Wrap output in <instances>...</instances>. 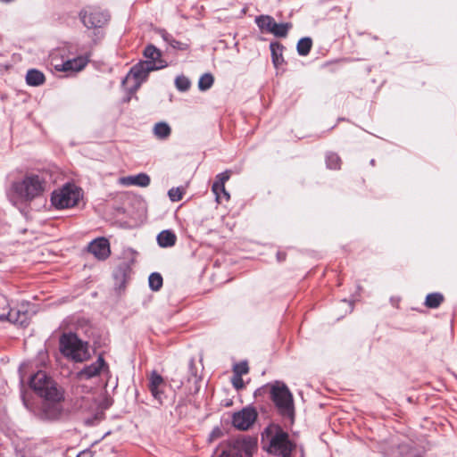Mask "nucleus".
<instances>
[{
  "instance_id": "obj_4",
  "label": "nucleus",
  "mask_w": 457,
  "mask_h": 457,
  "mask_svg": "<svg viewBox=\"0 0 457 457\" xmlns=\"http://www.w3.org/2000/svg\"><path fill=\"white\" fill-rule=\"evenodd\" d=\"M81 196V190L79 187L67 183L52 193L51 202L57 209L71 208L79 204Z\"/></svg>"
},
{
  "instance_id": "obj_9",
  "label": "nucleus",
  "mask_w": 457,
  "mask_h": 457,
  "mask_svg": "<svg viewBox=\"0 0 457 457\" xmlns=\"http://www.w3.org/2000/svg\"><path fill=\"white\" fill-rule=\"evenodd\" d=\"M258 413L253 407H245L240 411L234 413L232 419L233 426L242 431L249 429L255 422Z\"/></svg>"
},
{
  "instance_id": "obj_30",
  "label": "nucleus",
  "mask_w": 457,
  "mask_h": 457,
  "mask_svg": "<svg viewBox=\"0 0 457 457\" xmlns=\"http://www.w3.org/2000/svg\"><path fill=\"white\" fill-rule=\"evenodd\" d=\"M148 281L150 288L154 291H158L162 287V277L159 273H152Z\"/></svg>"
},
{
  "instance_id": "obj_20",
  "label": "nucleus",
  "mask_w": 457,
  "mask_h": 457,
  "mask_svg": "<svg viewBox=\"0 0 457 457\" xmlns=\"http://www.w3.org/2000/svg\"><path fill=\"white\" fill-rule=\"evenodd\" d=\"M275 20L270 15H259L255 18V23L262 32L270 33L272 26L275 23Z\"/></svg>"
},
{
  "instance_id": "obj_12",
  "label": "nucleus",
  "mask_w": 457,
  "mask_h": 457,
  "mask_svg": "<svg viewBox=\"0 0 457 457\" xmlns=\"http://www.w3.org/2000/svg\"><path fill=\"white\" fill-rule=\"evenodd\" d=\"M87 251L97 260L104 261L111 255L110 243L105 237H98L89 243Z\"/></svg>"
},
{
  "instance_id": "obj_32",
  "label": "nucleus",
  "mask_w": 457,
  "mask_h": 457,
  "mask_svg": "<svg viewBox=\"0 0 457 457\" xmlns=\"http://www.w3.org/2000/svg\"><path fill=\"white\" fill-rule=\"evenodd\" d=\"M184 193L182 187H172L169 190L168 195L172 202H179L183 198Z\"/></svg>"
},
{
  "instance_id": "obj_34",
  "label": "nucleus",
  "mask_w": 457,
  "mask_h": 457,
  "mask_svg": "<svg viewBox=\"0 0 457 457\" xmlns=\"http://www.w3.org/2000/svg\"><path fill=\"white\" fill-rule=\"evenodd\" d=\"M170 45L173 48H176V49H179V50H186V49H187V44L179 42V41H178L176 39H171L170 41Z\"/></svg>"
},
{
  "instance_id": "obj_19",
  "label": "nucleus",
  "mask_w": 457,
  "mask_h": 457,
  "mask_svg": "<svg viewBox=\"0 0 457 457\" xmlns=\"http://www.w3.org/2000/svg\"><path fill=\"white\" fill-rule=\"evenodd\" d=\"M177 237L171 230H163L157 236L161 247H171L176 244Z\"/></svg>"
},
{
  "instance_id": "obj_18",
  "label": "nucleus",
  "mask_w": 457,
  "mask_h": 457,
  "mask_svg": "<svg viewBox=\"0 0 457 457\" xmlns=\"http://www.w3.org/2000/svg\"><path fill=\"white\" fill-rule=\"evenodd\" d=\"M44 73L37 69H30L26 74V82L29 86L38 87L45 83Z\"/></svg>"
},
{
  "instance_id": "obj_23",
  "label": "nucleus",
  "mask_w": 457,
  "mask_h": 457,
  "mask_svg": "<svg viewBox=\"0 0 457 457\" xmlns=\"http://www.w3.org/2000/svg\"><path fill=\"white\" fill-rule=\"evenodd\" d=\"M154 134L159 139H166L171 133L170 127L166 122H158L154 127Z\"/></svg>"
},
{
  "instance_id": "obj_11",
  "label": "nucleus",
  "mask_w": 457,
  "mask_h": 457,
  "mask_svg": "<svg viewBox=\"0 0 457 457\" xmlns=\"http://www.w3.org/2000/svg\"><path fill=\"white\" fill-rule=\"evenodd\" d=\"M148 385L147 387L151 392L153 397L159 403H162V396L164 395V389L166 387V382L162 375L156 370H153L147 376Z\"/></svg>"
},
{
  "instance_id": "obj_16",
  "label": "nucleus",
  "mask_w": 457,
  "mask_h": 457,
  "mask_svg": "<svg viewBox=\"0 0 457 457\" xmlns=\"http://www.w3.org/2000/svg\"><path fill=\"white\" fill-rule=\"evenodd\" d=\"M150 177L145 173H139L136 176L122 177L120 183L124 186H138L145 187L150 184Z\"/></svg>"
},
{
  "instance_id": "obj_35",
  "label": "nucleus",
  "mask_w": 457,
  "mask_h": 457,
  "mask_svg": "<svg viewBox=\"0 0 457 457\" xmlns=\"http://www.w3.org/2000/svg\"><path fill=\"white\" fill-rule=\"evenodd\" d=\"M232 384L237 389L244 387V381L240 376H234L232 378Z\"/></svg>"
},
{
  "instance_id": "obj_8",
  "label": "nucleus",
  "mask_w": 457,
  "mask_h": 457,
  "mask_svg": "<svg viewBox=\"0 0 457 457\" xmlns=\"http://www.w3.org/2000/svg\"><path fill=\"white\" fill-rule=\"evenodd\" d=\"M162 69V64H157L153 62H140L134 65L129 74L127 75L124 82L134 80V87L138 88L143 82H145L151 71Z\"/></svg>"
},
{
  "instance_id": "obj_27",
  "label": "nucleus",
  "mask_w": 457,
  "mask_h": 457,
  "mask_svg": "<svg viewBox=\"0 0 457 457\" xmlns=\"http://www.w3.org/2000/svg\"><path fill=\"white\" fill-rule=\"evenodd\" d=\"M312 47V40L310 37H303L297 43V52L300 55H307Z\"/></svg>"
},
{
  "instance_id": "obj_21",
  "label": "nucleus",
  "mask_w": 457,
  "mask_h": 457,
  "mask_svg": "<svg viewBox=\"0 0 457 457\" xmlns=\"http://www.w3.org/2000/svg\"><path fill=\"white\" fill-rule=\"evenodd\" d=\"M270 51H271V57H272L273 64L275 67H278L284 62L283 55H282L284 46L282 44H280L278 42H273L270 44Z\"/></svg>"
},
{
  "instance_id": "obj_5",
  "label": "nucleus",
  "mask_w": 457,
  "mask_h": 457,
  "mask_svg": "<svg viewBox=\"0 0 457 457\" xmlns=\"http://www.w3.org/2000/svg\"><path fill=\"white\" fill-rule=\"evenodd\" d=\"M270 397L281 414L288 416L293 414V395L286 385L276 384L272 386Z\"/></svg>"
},
{
  "instance_id": "obj_3",
  "label": "nucleus",
  "mask_w": 457,
  "mask_h": 457,
  "mask_svg": "<svg viewBox=\"0 0 457 457\" xmlns=\"http://www.w3.org/2000/svg\"><path fill=\"white\" fill-rule=\"evenodd\" d=\"M30 387L44 400L63 399V391L46 372L37 371L30 379Z\"/></svg>"
},
{
  "instance_id": "obj_7",
  "label": "nucleus",
  "mask_w": 457,
  "mask_h": 457,
  "mask_svg": "<svg viewBox=\"0 0 457 457\" xmlns=\"http://www.w3.org/2000/svg\"><path fill=\"white\" fill-rule=\"evenodd\" d=\"M82 23L88 29L103 28L109 21V13L99 7H88L79 13Z\"/></svg>"
},
{
  "instance_id": "obj_28",
  "label": "nucleus",
  "mask_w": 457,
  "mask_h": 457,
  "mask_svg": "<svg viewBox=\"0 0 457 457\" xmlns=\"http://www.w3.org/2000/svg\"><path fill=\"white\" fill-rule=\"evenodd\" d=\"M214 82V78L211 73H204L202 75L198 81L199 89L205 91L209 89Z\"/></svg>"
},
{
  "instance_id": "obj_13",
  "label": "nucleus",
  "mask_w": 457,
  "mask_h": 457,
  "mask_svg": "<svg viewBox=\"0 0 457 457\" xmlns=\"http://www.w3.org/2000/svg\"><path fill=\"white\" fill-rule=\"evenodd\" d=\"M108 371L109 366L105 362L103 355H99L96 361L90 365L84 367L78 376L82 379H90L101 374L102 371Z\"/></svg>"
},
{
  "instance_id": "obj_36",
  "label": "nucleus",
  "mask_w": 457,
  "mask_h": 457,
  "mask_svg": "<svg viewBox=\"0 0 457 457\" xmlns=\"http://www.w3.org/2000/svg\"><path fill=\"white\" fill-rule=\"evenodd\" d=\"M277 261L278 262H284L286 259H287V253L286 252H283V251H278L277 253Z\"/></svg>"
},
{
  "instance_id": "obj_31",
  "label": "nucleus",
  "mask_w": 457,
  "mask_h": 457,
  "mask_svg": "<svg viewBox=\"0 0 457 457\" xmlns=\"http://www.w3.org/2000/svg\"><path fill=\"white\" fill-rule=\"evenodd\" d=\"M175 85L179 91H187L190 87V81L185 76H179L175 79Z\"/></svg>"
},
{
  "instance_id": "obj_17",
  "label": "nucleus",
  "mask_w": 457,
  "mask_h": 457,
  "mask_svg": "<svg viewBox=\"0 0 457 457\" xmlns=\"http://www.w3.org/2000/svg\"><path fill=\"white\" fill-rule=\"evenodd\" d=\"M144 55L147 59L145 62H153L158 64H162V68L166 67V62L161 58L162 53L154 46L149 45L144 51Z\"/></svg>"
},
{
  "instance_id": "obj_25",
  "label": "nucleus",
  "mask_w": 457,
  "mask_h": 457,
  "mask_svg": "<svg viewBox=\"0 0 457 457\" xmlns=\"http://www.w3.org/2000/svg\"><path fill=\"white\" fill-rule=\"evenodd\" d=\"M290 28V23H277L275 21L270 33L278 37H286Z\"/></svg>"
},
{
  "instance_id": "obj_33",
  "label": "nucleus",
  "mask_w": 457,
  "mask_h": 457,
  "mask_svg": "<svg viewBox=\"0 0 457 457\" xmlns=\"http://www.w3.org/2000/svg\"><path fill=\"white\" fill-rule=\"evenodd\" d=\"M233 371H234V376L242 377L243 375L248 373L249 368H248V365L246 362H245V361L239 362L234 366Z\"/></svg>"
},
{
  "instance_id": "obj_10",
  "label": "nucleus",
  "mask_w": 457,
  "mask_h": 457,
  "mask_svg": "<svg viewBox=\"0 0 457 457\" xmlns=\"http://www.w3.org/2000/svg\"><path fill=\"white\" fill-rule=\"evenodd\" d=\"M230 176V170L221 172L216 176L215 181L212 184V190L219 204H221L223 201H228L230 198L229 194L225 188V183L229 179Z\"/></svg>"
},
{
  "instance_id": "obj_1",
  "label": "nucleus",
  "mask_w": 457,
  "mask_h": 457,
  "mask_svg": "<svg viewBox=\"0 0 457 457\" xmlns=\"http://www.w3.org/2000/svg\"><path fill=\"white\" fill-rule=\"evenodd\" d=\"M46 181L38 175H28L12 185V192L21 201H31L46 190Z\"/></svg>"
},
{
  "instance_id": "obj_14",
  "label": "nucleus",
  "mask_w": 457,
  "mask_h": 457,
  "mask_svg": "<svg viewBox=\"0 0 457 457\" xmlns=\"http://www.w3.org/2000/svg\"><path fill=\"white\" fill-rule=\"evenodd\" d=\"M63 399L57 400H45L42 404V415L45 419L54 420L61 417L63 408L62 402Z\"/></svg>"
},
{
  "instance_id": "obj_2",
  "label": "nucleus",
  "mask_w": 457,
  "mask_h": 457,
  "mask_svg": "<svg viewBox=\"0 0 457 457\" xmlns=\"http://www.w3.org/2000/svg\"><path fill=\"white\" fill-rule=\"evenodd\" d=\"M59 344L62 353L76 362H83L90 358L88 344L74 333L62 334Z\"/></svg>"
},
{
  "instance_id": "obj_6",
  "label": "nucleus",
  "mask_w": 457,
  "mask_h": 457,
  "mask_svg": "<svg viewBox=\"0 0 457 457\" xmlns=\"http://www.w3.org/2000/svg\"><path fill=\"white\" fill-rule=\"evenodd\" d=\"M295 445L290 441L287 432L279 429L270 439L269 452L281 457H292Z\"/></svg>"
},
{
  "instance_id": "obj_29",
  "label": "nucleus",
  "mask_w": 457,
  "mask_h": 457,
  "mask_svg": "<svg viewBox=\"0 0 457 457\" xmlns=\"http://www.w3.org/2000/svg\"><path fill=\"white\" fill-rule=\"evenodd\" d=\"M15 314L17 315V318L14 319V313H13V311H10L9 313L7 315H0V320H10L11 322H13V323H19L21 325H23L24 324V319L26 318L25 317V313H22L21 314L19 312H16Z\"/></svg>"
},
{
  "instance_id": "obj_26",
  "label": "nucleus",
  "mask_w": 457,
  "mask_h": 457,
  "mask_svg": "<svg viewBox=\"0 0 457 457\" xmlns=\"http://www.w3.org/2000/svg\"><path fill=\"white\" fill-rule=\"evenodd\" d=\"M327 167L330 170H340L342 165V160L340 156L336 153H328L326 156Z\"/></svg>"
},
{
  "instance_id": "obj_22",
  "label": "nucleus",
  "mask_w": 457,
  "mask_h": 457,
  "mask_svg": "<svg viewBox=\"0 0 457 457\" xmlns=\"http://www.w3.org/2000/svg\"><path fill=\"white\" fill-rule=\"evenodd\" d=\"M444 301L445 296L443 294L438 292L430 293L426 296L424 304L429 309H436L444 303Z\"/></svg>"
},
{
  "instance_id": "obj_37",
  "label": "nucleus",
  "mask_w": 457,
  "mask_h": 457,
  "mask_svg": "<svg viewBox=\"0 0 457 457\" xmlns=\"http://www.w3.org/2000/svg\"><path fill=\"white\" fill-rule=\"evenodd\" d=\"M93 456H94V453L90 450H84L77 455V457H93Z\"/></svg>"
},
{
  "instance_id": "obj_15",
  "label": "nucleus",
  "mask_w": 457,
  "mask_h": 457,
  "mask_svg": "<svg viewBox=\"0 0 457 457\" xmlns=\"http://www.w3.org/2000/svg\"><path fill=\"white\" fill-rule=\"evenodd\" d=\"M88 62V57L86 55H80L76 58L67 60L60 65H55V69L59 71L65 72H78L82 71Z\"/></svg>"
},
{
  "instance_id": "obj_24",
  "label": "nucleus",
  "mask_w": 457,
  "mask_h": 457,
  "mask_svg": "<svg viewBox=\"0 0 457 457\" xmlns=\"http://www.w3.org/2000/svg\"><path fill=\"white\" fill-rule=\"evenodd\" d=\"M386 457H411L410 447L407 445L392 447L386 451Z\"/></svg>"
}]
</instances>
